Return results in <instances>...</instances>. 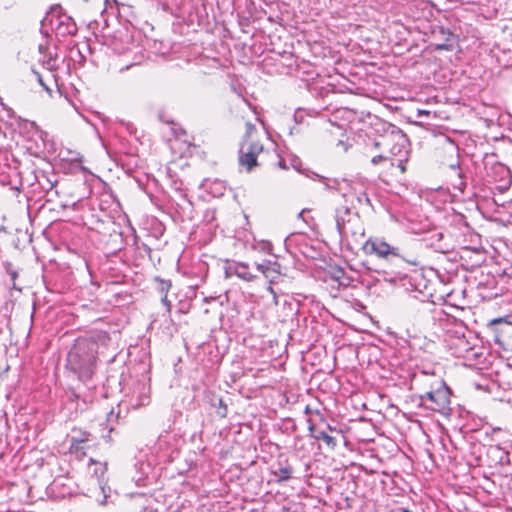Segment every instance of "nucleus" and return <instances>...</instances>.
Masks as SVG:
<instances>
[{
	"mask_svg": "<svg viewBox=\"0 0 512 512\" xmlns=\"http://www.w3.org/2000/svg\"><path fill=\"white\" fill-rule=\"evenodd\" d=\"M104 331L78 338L67 356V368L82 382L90 380L96 369L97 356L102 354L110 342Z\"/></svg>",
	"mask_w": 512,
	"mask_h": 512,
	"instance_id": "1",
	"label": "nucleus"
},
{
	"mask_svg": "<svg viewBox=\"0 0 512 512\" xmlns=\"http://www.w3.org/2000/svg\"><path fill=\"white\" fill-rule=\"evenodd\" d=\"M451 391L443 380H437L431 385L430 390L419 396V406L425 409L438 412L442 415H449Z\"/></svg>",
	"mask_w": 512,
	"mask_h": 512,
	"instance_id": "2",
	"label": "nucleus"
},
{
	"mask_svg": "<svg viewBox=\"0 0 512 512\" xmlns=\"http://www.w3.org/2000/svg\"><path fill=\"white\" fill-rule=\"evenodd\" d=\"M382 128L384 134L373 142L374 147L388 148L393 155L400 153L408 141L406 135L398 127L387 122L382 123Z\"/></svg>",
	"mask_w": 512,
	"mask_h": 512,
	"instance_id": "3",
	"label": "nucleus"
},
{
	"mask_svg": "<svg viewBox=\"0 0 512 512\" xmlns=\"http://www.w3.org/2000/svg\"><path fill=\"white\" fill-rule=\"evenodd\" d=\"M340 242L350 251L359 248L364 242L365 229L360 218H353L350 224L338 231Z\"/></svg>",
	"mask_w": 512,
	"mask_h": 512,
	"instance_id": "4",
	"label": "nucleus"
},
{
	"mask_svg": "<svg viewBox=\"0 0 512 512\" xmlns=\"http://www.w3.org/2000/svg\"><path fill=\"white\" fill-rule=\"evenodd\" d=\"M359 248H361L365 254L376 255L383 259H390L392 257L404 259L399 247L391 246L380 238H369L368 240H364Z\"/></svg>",
	"mask_w": 512,
	"mask_h": 512,
	"instance_id": "5",
	"label": "nucleus"
},
{
	"mask_svg": "<svg viewBox=\"0 0 512 512\" xmlns=\"http://www.w3.org/2000/svg\"><path fill=\"white\" fill-rule=\"evenodd\" d=\"M344 203L339 205L335 210V223L337 232L344 228L347 224H350L353 218H358L359 212L353 206L355 200L361 201L359 196L355 194H345Z\"/></svg>",
	"mask_w": 512,
	"mask_h": 512,
	"instance_id": "6",
	"label": "nucleus"
},
{
	"mask_svg": "<svg viewBox=\"0 0 512 512\" xmlns=\"http://www.w3.org/2000/svg\"><path fill=\"white\" fill-rule=\"evenodd\" d=\"M263 151V145L258 141H242L239 149V165L250 172L258 166L257 157Z\"/></svg>",
	"mask_w": 512,
	"mask_h": 512,
	"instance_id": "7",
	"label": "nucleus"
},
{
	"mask_svg": "<svg viewBox=\"0 0 512 512\" xmlns=\"http://www.w3.org/2000/svg\"><path fill=\"white\" fill-rule=\"evenodd\" d=\"M45 22H49L51 27L56 31V33L60 36H73L76 35L78 28L74 20L66 15V14H58L55 15L53 12L51 15H47L44 20Z\"/></svg>",
	"mask_w": 512,
	"mask_h": 512,
	"instance_id": "8",
	"label": "nucleus"
},
{
	"mask_svg": "<svg viewBox=\"0 0 512 512\" xmlns=\"http://www.w3.org/2000/svg\"><path fill=\"white\" fill-rule=\"evenodd\" d=\"M90 464H93L95 467H94V470H93V475L96 477L97 479V483H98V486H99V489L102 491L103 493V499L100 501V504L101 505H104L106 503V499H107V494H106V485H107V480H106V472H107V463L106 462H99V461H96L94 459H90Z\"/></svg>",
	"mask_w": 512,
	"mask_h": 512,
	"instance_id": "9",
	"label": "nucleus"
},
{
	"mask_svg": "<svg viewBox=\"0 0 512 512\" xmlns=\"http://www.w3.org/2000/svg\"><path fill=\"white\" fill-rule=\"evenodd\" d=\"M232 275H236L238 278L245 280L247 282L253 281V279L255 278V276L249 271L248 265L246 263L241 262L226 267V278H229Z\"/></svg>",
	"mask_w": 512,
	"mask_h": 512,
	"instance_id": "10",
	"label": "nucleus"
},
{
	"mask_svg": "<svg viewBox=\"0 0 512 512\" xmlns=\"http://www.w3.org/2000/svg\"><path fill=\"white\" fill-rule=\"evenodd\" d=\"M308 430L313 438L322 440L328 447L334 449L337 445L336 439L330 436L325 429H319L309 420Z\"/></svg>",
	"mask_w": 512,
	"mask_h": 512,
	"instance_id": "11",
	"label": "nucleus"
},
{
	"mask_svg": "<svg viewBox=\"0 0 512 512\" xmlns=\"http://www.w3.org/2000/svg\"><path fill=\"white\" fill-rule=\"evenodd\" d=\"M444 234L439 231H432L430 232L429 237L426 238V241H428L429 246L434 248L436 251L441 253H446L449 251V246L445 243H443Z\"/></svg>",
	"mask_w": 512,
	"mask_h": 512,
	"instance_id": "12",
	"label": "nucleus"
},
{
	"mask_svg": "<svg viewBox=\"0 0 512 512\" xmlns=\"http://www.w3.org/2000/svg\"><path fill=\"white\" fill-rule=\"evenodd\" d=\"M493 171L496 175L500 177V180L504 181L506 184H510L511 182V172L510 169L502 164V163H496L493 166Z\"/></svg>",
	"mask_w": 512,
	"mask_h": 512,
	"instance_id": "13",
	"label": "nucleus"
},
{
	"mask_svg": "<svg viewBox=\"0 0 512 512\" xmlns=\"http://www.w3.org/2000/svg\"><path fill=\"white\" fill-rule=\"evenodd\" d=\"M293 469L290 465L281 466L277 470L273 471V474L277 477L278 482H285L291 478Z\"/></svg>",
	"mask_w": 512,
	"mask_h": 512,
	"instance_id": "14",
	"label": "nucleus"
},
{
	"mask_svg": "<svg viewBox=\"0 0 512 512\" xmlns=\"http://www.w3.org/2000/svg\"><path fill=\"white\" fill-rule=\"evenodd\" d=\"M450 169L456 174L457 179L452 183L454 188H457L459 190H462L465 186V182L463 181V176L461 169L459 167V163H450L449 164Z\"/></svg>",
	"mask_w": 512,
	"mask_h": 512,
	"instance_id": "15",
	"label": "nucleus"
},
{
	"mask_svg": "<svg viewBox=\"0 0 512 512\" xmlns=\"http://www.w3.org/2000/svg\"><path fill=\"white\" fill-rule=\"evenodd\" d=\"M440 148L444 152L450 154L451 156H457L458 155V146L449 137H444L442 139V144H441Z\"/></svg>",
	"mask_w": 512,
	"mask_h": 512,
	"instance_id": "16",
	"label": "nucleus"
},
{
	"mask_svg": "<svg viewBox=\"0 0 512 512\" xmlns=\"http://www.w3.org/2000/svg\"><path fill=\"white\" fill-rule=\"evenodd\" d=\"M494 323L497 325V331L499 335L496 336V341L501 342L500 336L502 334H510L512 333V324L502 319L495 320Z\"/></svg>",
	"mask_w": 512,
	"mask_h": 512,
	"instance_id": "17",
	"label": "nucleus"
},
{
	"mask_svg": "<svg viewBox=\"0 0 512 512\" xmlns=\"http://www.w3.org/2000/svg\"><path fill=\"white\" fill-rule=\"evenodd\" d=\"M42 64L49 71H56L58 69L56 56H49L46 60L42 61Z\"/></svg>",
	"mask_w": 512,
	"mask_h": 512,
	"instance_id": "18",
	"label": "nucleus"
},
{
	"mask_svg": "<svg viewBox=\"0 0 512 512\" xmlns=\"http://www.w3.org/2000/svg\"><path fill=\"white\" fill-rule=\"evenodd\" d=\"M371 163L373 165H379V164H390V165H393V162H392V159H390L388 156L386 155H383V154H379V155H376V156H373L372 159H371Z\"/></svg>",
	"mask_w": 512,
	"mask_h": 512,
	"instance_id": "19",
	"label": "nucleus"
},
{
	"mask_svg": "<svg viewBox=\"0 0 512 512\" xmlns=\"http://www.w3.org/2000/svg\"><path fill=\"white\" fill-rule=\"evenodd\" d=\"M71 440H74L76 444H84L91 440V434L86 431H80L79 436H73Z\"/></svg>",
	"mask_w": 512,
	"mask_h": 512,
	"instance_id": "20",
	"label": "nucleus"
},
{
	"mask_svg": "<svg viewBox=\"0 0 512 512\" xmlns=\"http://www.w3.org/2000/svg\"><path fill=\"white\" fill-rule=\"evenodd\" d=\"M214 406L218 407L217 414L221 418H225L227 416V405L225 404L222 398H218L217 404L215 403Z\"/></svg>",
	"mask_w": 512,
	"mask_h": 512,
	"instance_id": "21",
	"label": "nucleus"
},
{
	"mask_svg": "<svg viewBox=\"0 0 512 512\" xmlns=\"http://www.w3.org/2000/svg\"><path fill=\"white\" fill-rule=\"evenodd\" d=\"M155 280L159 282L158 290L160 291V293H162L163 295L167 294L169 289L171 288V282L169 280H163L158 277Z\"/></svg>",
	"mask_w": 512,
	"mask_h": 512,
	"instance_id": "22",
	"label": "nucleus"
},
{
	"mask_svg": "<svg viewBox=\"0 0 512 512\" xmlns=\"http://www.w3.org/2000/svg\"><path fill=\"white\" fill-rule=\"evenodd\" d=\"M69 451L72 454L85 455L84 447L81 444L74 443V440H71Z\"/></svg>",
	"mask_w": 512,
	"mask_h": 512,
	"instance_id": "23",
	"label": "nucleus"
},
{
	"mask_svg": "<svg viewBox=\"0 0 512 512\" xmlns=\"http://www.w3.org/2000/svg\"><path fill=\"white\" fill-rule=\"evenodd\" d=\"M245 127H246V132H245V134L243 136V140L242 141H245V140L246 141H251L250 137L256 131V127L251 122H247Z\"/></svg>",
	"mask_w": 512,
	"mask_h": 512,
	"instance_id": "24",
	"label": "nucleus"
},
{
	"mask_svg": "<svg viewBox=\"0 0 512 512\" xmlns=\"http://www.w3.org/2000/svg\"><path fill=\"white\" fill-rule=\"evenodd\" d=\"M5 269H6V272L10 275L11 280H12V282H13L12 287H13V288H16V286H15V280H16V278H17V276H18L17 271L13 270V268H12V264H11V263H6V264H5Z\"/></svg>",
	"mask_w": 512,
	"mask_h": 512,
	"instance_id": "25",
	"label": "nucleus"
},
{
	"mask_svg": "<svg viewBox=\"0 0 512 512\" xmlns=\"http://www.w3.org/2000/svg\"><path fill=\"white\" fill-rule=\"evenodd\" d=\"M33 74L36 76L37 78V81L38 83L49 93L51 94L52 93V90L45 84V82L43 81V78L41 76V74L35 70H32Z\"/></svg>",
	"mask_w": 512,
	"mask_h": 512,
	"instance_id": "26",
	"label": "nucleus"
},
{
	"mask_svg": "<svg viewBox=\"0 0 512 512\" xmlns=\"http://www.w3.org/2000/svg\"><path fill=\"white\" fill-rule=\"evenodd\" d=\"M458 348H459V352L460 353H463V352H467L469 351L471 348L468 346V342L464 339H461L459 338L458 339V344H457Z\"/></svg>",
	"mask_w": 512,
	"mask_h": 512,
	"instance_id": "27",
	"label": "nucleus"
},
{
	"mask_svg": "<svg viewBox=\"0 0 512 512\" xmlns=\"http://www.w3.org/2000/svg\"><path fill=\"white\" fill-rule=\"evenodd\" d=\"M161 302L163 303V305L166 306L167 310L170 311L171 309V303L170 301L168 300V297H167V294H164L163 297L161 298Z\"/></svg>",
	"mask_w": 512,
	"mask_h": 512,
	"instance_id": "28",
	"label": "nucleus"
},
{
	"mask_svg": "<svg viewBox=\"0 0 512 512\" xmlns=\"http://www.w3.org/2000/svg\"><path fill=\"white\" fill-rule=\"evenodd\" d=\"M256 268H257L259 271H261V272H262L266 277H268V275H267V270H268V268H267V267H265V265H263V264H257V265H256Z\"/></svg>",
	"mask_w": 512,
	"mask_h": 512,
	"instance_id": "29",
	"label": "nucleus"
},
{
	"mask_svg": "<svg viewBox=\"0 0 512 512\" xmlns=\"http://www.w3.org/2000/svg\"><path fill=\"white\" fill-rule=\"evenodd\" d=\"M113 431V428H109L108 430V434L107 435H103V439L107 442V443H111L112 442V438H111V432Z\"/></svg>",
	"mask_w": 512,
	"mask_h": 512,
	"instance_id": "30",
	"label": "nucleus"
},
{
	"mask_svg": "<svg viewBox=\"0 0 512 512\" xmlns=\"http://www.w3.org/2000/svg\"><path fill=\"white\" fill-rule=\"evenodd\" d=\"M321 422H322V424L325 425L326 429H328L329 431L336 430V428H333L330 424L326 423V421L323 418L321 419Z\"/></svg>",
	"mask_w": 512,
	"mask_h": 512,
	"instance_id": "31",
	"label": "nucleus"
},
{
	"mask_svg": "<svg viewBox=\"0 0 512 512\" xmlns=\"http://www.w3.org/2000/svg\"><path fill=\"white\" fill-rule=\"evenodd\" d=\"M270 284H272V281L270 282ZM267 290L269 291V293H270L272 296H275V293H277V292L275 291V289L272 287V285H269V286L267 287Z\"/></svg>",
	"mask_w": 512,
	"mask_h": 512,
	"instance_id": "32",
	"label": "nucleus"
},
{
	"mask_svg": "<svg viewBox=\"0 0 512 512\" xmlns=\"http://www.w3.org/2000/svg\"><path fill=\"white\" fill-rule=\"evenodd\" d=\"M273 297V302L275 305H279V298H278V295L277 293H275V296H272Z\"/></svg>",
	"mask_w": 512,
	"mask_h": 512,
	"instance_id": "33",
	"label": "nucleus"
},
{
	"mask_svg": "<svg viewBox=\"0 0 512 512\" xmlns=\"http://www.w3.org/2000/svg\"><path fill=\"white\" fill-rule=\"evenodd\" d=\"M46 49H47V48H46L45 46H43V45H40V46H39V52H40V53H42V54H44V53H45Z\"/></svg>",
	"mask_w": 512,
	"mask_h": 512,
	"instance_id": "34",
	"label": "nucleus"
},
{
	"mask_svg": "<svg viewBox=\"0 0 512 512\" xmlns=\"http://www.w3.org/2000/svg\"><path fill=\"white\" fill-rule=\"evenodd\" d=\"M399 167L401 168V171L404 172L405 171V167L404 165L402 164V162L400 161L399 162Z\"/></svg>",
	"mask_w": 512,
	"mask_h": 512,
	"instance_id": "35",
	"label": "nucleus"
},
{
	"mask_svg": "<svg viewBox=\"0 0 512 512\" xmlns=\"http://www.w3.org/2000/svg\"><path fill=\"white\" fill-rule=\"evenodd\" d=\"M280 166H282V168H285V165H283V163L280 161L279 162Z\"/></svg>",
	"mask_w": 512,
	"mask_h": 512,
	"instance_id": "36",
	"label": "nucleus"
},
{
	"mask_svg": "<svg viewBox=\"0 0 512 512\" xmlns=\"http://www.w3.org/2000/svg\"><path fill=\"white\" fill-rule=\"evenodd\" d=\"M280 166H282V168H285V165H283V163L280 161L279 162Z\"/></svg>",
	"mask_w": 512,
	"mask_h": 512,
	"instance_id": "37",
	"label": "nucleus"
},
{
	"mask_svg": "<svg viewBox=\"0 0 512 512\" xmlns=\"http://www.w3.org/2000/svg\"><path fill=\"white\" fill-rule=\"evenodd\" d=\"M316 177H318L319 179H322L321 176H319V174H315Z\"/></svg>",
	"mask_w": 512,
	"mask_h": 512,
	"instance_id": "38",
	"label": "nucleus"
},
{
	"mask_svg": "<svg viewBox=\"0 0 512 512\" xmlns=\"http://www.w3.org/2000/svg\"><path fill=\"white\" fill-rule=\"evenodd\" d=\"M404 512H410V511H408V510H404Z\"/></svg>",
	"mask_w": 512,
	"mask_h": 512,
	"instance_id": "39",
	"label": "nucleus"
}]
</instances>
